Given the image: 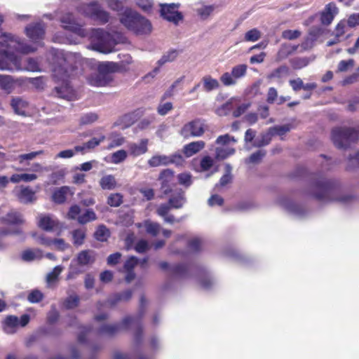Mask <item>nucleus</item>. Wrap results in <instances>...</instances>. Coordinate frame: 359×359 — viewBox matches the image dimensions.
<instances>
[{
    "mask_svg": "<svg viewBox=\"0 0 359 359\" xmlns=\"http://www.w3.org/2000/svg\"><path fill=\"white\" fill-rule=\"evenodd\" d=\"M182 161V157L180 155L174 156L172 158L163 155H157L152 156L148 161V164L150 167H158L160 165H168L170 163H180Z\"/></svg>",
    "mask_w": 359,
    "mask_h": 359,
    "instance_id": "nucleus-17",
    "label": "nucleus"
},
{
    "mask_svg": "<svg viewBox=\"0 0 359 359\" xmlns=\"http://www.w3.org/2000/svg\"><path fill=\"white\" fill-rule=\"evenodd\" d=\"M97 119H98V115L95 113L90 112V113H87V114H83L80 118L79 122H80L81 125H88V124L93 123Z\"/></svg>",
    "mask_w": 359,
    "mask_h": 359,
    "instance_id": "nucleus-53",
    "label": "nucleus"
},
{
    "mask_svg": "<svg viewBox=\"0 0 359 359\" xmlns=\"http://www.w3.org/2000/svg\"><path fill=\"white\" fill-rule=\"evenodd\" d=\"M290 62L292 67L295 69H299L303 67H306L309 62L310 60L308 57H296L290 60Z\"/></svg>",
    "mask_w": 359,
    "mask_h": 359,
    "instance_id": "nucleus-44",
    "label": "nucleus"
},
{
    "mask_svg": "<svg viewBox=\"0 0 359 359\" xmlns=\"http://www.w3.org/2000/svg\"><path fill=\"white\" fill-rule=\"evenodd\" d=\"M173 108L172 104L170 102H161L157 107V112L161 116L166 115Z\"/></svg>",
    "mask_w": 359,
    "mask_h": 359,
    "instance_id": "nucleus-56",
    "label": "nucleus"
},
{
    "mask_svg": "<svg viewBox=\"0 0 359 359\" xmlns=\"http://www.w3.org/2000/svg\"><path fill=\"white\" fill-rule=\"evenodd\" d=\"M177 180L181 185H183L186 187H189L192 184V179L190 173H181L178 175Z\"/></svg>",
    "mask_w": 359,
    "mask_h": 359,
    "instance_id": "nucleus-59",
    "label": "nucleus"
},
{
    "mask_svg": "<svg viewBox=\"0 0 359 359\" xmlns=\"http://www.w3.org/2000/svg\"><path fill=\"white\" fill-rule=\"evenodd\" d=\"M62 61L60 65L55 66L53 69V76L57 81H61L60 86L55 88L58 97L67 100L74 99L75 95L72 88L69 86L67 80L71 76V73L67 69L66 61L61 58Z\"/></svg>",
    "mask_w": 359,
    "mask_h": 359,
    "instance_id": "nucleus-5",
    "label": "nucleus"
},
{
    "mask_svg": "<svg viewBox=\"0 0 359 359\" xmlns=\"http://www.w3.org/2000/svg\"><path fill=\"white\" fill-rule=\"evenodd\" d=\"M302 35V32L298 29H286L282 32L281 36L284 39L294 40L298 39Z\"/></svg>",
    "mask_w": 359,
    "mask_h": 359,
    "instance_id": "nucleus-54",
    "label": "nucleus"
},
{
    "mask_svg": "<svg viewBox=\"0 0 359 359\" xmlns=\"http://www.w3.org/2000/svg\"><path fill=\"white\" fill-rule=\"evenodd\" d=\"M289 74V69L287 67L283 65L273 70L270 74L268 75V78L270 79L278 78L280 79L283 76Z\"/></svg>",
    "mask_w": 359,
    "mask_h": 359,
    "instance_id": "nucleus-50",
    "label": "nucleus"
},
{
    "mask_svg": "<svg viewBox=\"0 0 359 359\" xmlns=\"http://www.w3.org/2000/svg\"><path fill=\"white\" fill-rule=\"evenodd\" d=\"M115 66V63L110 62L99 63L97 72L88 76V83L95 87L108 85L112 80L110 73L114 71Z\"/></svg>",
    "mask_w": 359,
    "mask_h": 359,
    "instance_id": "nucleus-6",
    "label": "nucleus"
},
{
    "mask_svg": "<svg viewBox=\"0 0 359 359\" xmlns=\"http://www.w3.org/2000/svg\"><path fill=\"white\" fill-rule=\"evenodd\" d=\"M239 102L237 97H231L226 102L217 108L216 112L219 116H226L236 107Z\"/></svg>",
    "mask_w": 359,
    "mask_h": 359,
    "instance_id": "nucleus-30",
    "label": "nucleus"
},
{
    "mask_svg": "<svg viewBox=\"0 0 359 359\" xmlns=\"http://www.w3.org/2000/svg\"><path fill=\"white\" fill-rule=\"evenodd\" d=\"M109 231L104 225H100L94 233L95 238L100 241H106L109 237Z\"/></svg>",
    "mask_w": 359,
    "mask_h": 359,
    "instance_id": "nucleus-39",
    "label": "nucleus"
},
{
    "mask_svg": "<svg viewBox=\"0 0 359 359\" xmlns=\"http://www.w3.org/2000/svg\"><path fill=\"white\" fill-rule=\"evenodd\" d=\"M109 139L111 141L107 147L109 149L121 146L125 142L123 137L114 133L109 135Z\"/></svg>",
    "mask_w": 359,
    "mask_h": 359,
    "instance_id": "nucleus-43",
    "label": "nucleus"
},
{
    "mask_svg": "<svg viewBox=\"0 0 359 359\" xmlns=\"http://www.w3.org/2000/svg\"><path fill=\"white\" fill-rule=\"evenodd\" d=\"M5 221L11 224H18L23 222L22 215L15 211H11L8 213L5 217Z\"/></svg>",
    "mask_w": 359,
    "mask_h": 359,
    "instance_id": "nucleus-40",
    "label": "nucleus"
},
{
    "mask_svg": "<svg viewBox=\"0 0 359 359\" xmlns=\"http://www.w3.org/2000/svg\"><path fill=\"white\" fill-rule=\"evenodd\" d=\"M205 146L202 140L190 142L183 147V153L187 157H191L201 151Z\"/></svg>",
    "mask_w": 359,
    "mask_h": 359,
    "instance_id": "nucleus-24",
    "label": "nucleus"
},
{
    "mask_svg": "<svg viewBox=\"0 0 359 359\" xmlns=\"http://www.w3.org/2000/svg\"><path fill=\"white\" fill-rule=\"evenodd\" d=\"M79 11L101 24H105L109 20V13L104 11L97 1L81 6Z\"/></svg>",
    "mask_w": 359,
    "mask_h": 359,
    "instance_id": "nucleus-8",
    "label": "nucleus"
},
{
    "mask_svg": "<svg viewBox=\"0 0 359 359\" xmlns=\"http://www.w3.org/2000/svg\"><path fill=\"white\" fill-rule=\"evenodd\" d=\"M50 248L56 250L65 251L70 248V245L62 238H53Z\"/></svg>",
    "mask_w": 359,
    "mask_h": 359,
    "instance_id": "nucleus-48",
    "label": "nucleus"
},
{
    "mask_svg": "<svg viewBox=\"0 0 359 359\" xmlns=\"http://www.w3.org/2000/svg\"><path fill=\"white\" fill-rule=\"evenodd\" d=\"M203 90L206 92H210L219 87V81L212 78L210 76H205L202 79Z\"/></svg>",
    "mask_w": 359,
    "mask_h": 359,
    "instance_id": "nucleus-32",
    "label": "nucleus"
},
{
    "mask_svg": "<svg viewBox=\"0 0 359 359\" xmlns=\"http://www.w3.org/2000/svg\"><path fill=\"white\" fill-rule=\"evenodd\" d=\"M107 6L113 11H121L123 9L126 0H106Z\"/></svg>",
    "mask_w": 359,
    "mask_h": 359,
    "instance_id": "nucleus-57",
    "label": "nucleus"
},
{
    "mask_svg": "<svg viewBox=\"0 0 359 359\" xmlns=\"http://www.w3.org/2000/svg\"><path fill=\"white\" fill-rule=\"evenodd\" d=\"M14 87L12 78L10 76L0 74V88L7 93H11Z\"/></svg>",
    "mask_w": 359,
    "mask_h": 359,
    "instance_id": "nucleus-35",
    "label": "nucleus"
},
{
    "mask_svg": "<svg viewBox=\"0 0 359 359\" xmlns=\"http://www.w3.org/2000/svg\"><path fill=\"white\" fill-rule=\"evenodd\" d=\"M135 121L133 114H125L121 116L115 123V126H120L122 130L129 128Z\"/></svg>",
    "mask_w": 359,
    "mask_h": 359,
    "instance_id": "nucleus-34",
    "label": "nucleus"
},
{
    "mask_svg": "<svg viewBox=\"0 0 359 359\" xmlns=\"http://www.w3.org/2000/svg\"><path fill=\"white\" fill-rule=\"evenodd\" d=\"M180 6V4L174 3L161 4V17L175 25H179L183 20V15L178 11Z\"/></svg>",
    "mask_w": 359,
    "mask_h": 359,
    "instance_id": "nucleus-11",
    "label": "nucleus"
},
{
    "mask_svg": "<svg viewBox=\"0 0 359 359\" xmlns=\"http://www.w3.org/2000/svg\"><path fill=\"white\" fill-rule=\"evenodd\" d=\"M338 8L334 3H329L321 13V22L323 25H330L338 13Z\"/></svg>",
    "mask_w": 359,
    "mask_h": 359,
    "instance_id": "nucleus-20",
    "label": "nucleus"
},
{
    "mask_svg": "<svg viewBox=\"0 0 359 359\" xmlns=\"http://www.w3.org/2000/svg\"><path fill=\"white\" fill-rule=\"evenodd\" d=\"M359 137V131L353 128L337 127L332 131V140L338 148H346Z\"/></svg>",
    "mask_w": 359,
    "mask_h": 359,
    "instance_id": "nucleus-7",
    "label": "nucleus"
},
{
    "mask_svg": "<svg viewBox=\"0 0 359 359\" xmlns=\"http://www.w3.org/2000/svg\"><path fill=\"white\" fill-rule=\"evenodd\" d=\"M3 22V17L0 15V25ZM27 36L31 40L34 46H30L23 43L18 37L11 34H6L0 31V43L3 42L6 46L11 50H15L22 53H29L37 50L38 47L42 46L43 39L45 36V25L42 22L32 23L25 27Z\"/></svg>",
    "mask_w": 359,
    "mask_h": 359,
    "instance_id": "nucleus-2",
    "label": "nucleus"
},
{
    "mask_svg": "<svg viewBox=\"0 0 359 359\" xmlns=\"http://www.w3.org/2000/svg\"><path fill=\"white\" fill-rule=\"evenodd\" d=\"M178 51L176 50H171L165 53L160 60L157 62L158 67L154 68V70L150 72L147 76L154 77L159 72L160 67L165 64L174 61L178 56Z\"/></svg>",
    "mask_w": 359,
    "mask_h": 359,
    "instance_id": "nucleus-22",
    "label": "nucleus"
},
{
    "mask_svg": "<svg viewBox=\"0 0 359 359\" xmlns=\"http://www.w3.org/2000/svg\"><path fill=\"white\" fill-rule=\"evenodd\" d=\"M14 193L17 198L22 203H32L36 200L35 191L29 187H16Z\"/></svg>",
    "mask_w": 359,
    "mask_h": 359,
    "instance_id": "nucleus-16",
    "label": "nucleus"
},
{
    "mask_svg": "<svg viewBox=\"0 0 359 359\" xmlns=\"http://www.w3.org/2000/svg\"><path fill=\"white\" fill-rule=\"evenodd\" d=\"M214 9L213 6H203L198 8L197 13L202 19H206L212 14Z\"/></svg>",
    "mask_w": 359,
    "mask_h": 359,
    "instance_id": "nucleus-58",
    "label": "nucleus"
},
{
    "mask_svg": "<svg viewBox=\"0 0 359 359\" xmlns=\"http://www.w3.org/2000/svg\"><path fill=\"white\" fill-rule=\"evenodd\" d=\"M105 139L104 135H102L100 138H93L88 142L85 143L83 146L75 147L76 151H83L85 149H91L98 146L100 142H103Z\"/></svg>",
    "mask_w": 359,
    "mask_h": 359,
    "instance_id": "nucleus-33",
    "label": "nucleus"
},
{
    "mask_svg": "<svg viewBox=\"0 0 359 359\" xmlns=\"http://www.w3.org/2000/svg\"><path fill=\"white\" fill-rule=\"evenodd\" d=\"M32 236L36 238V241L38 243L49 248L52 246L53 238L52 239L44 235H40L37 236L36 233H33Z\"/></svg>",
    "mask_w": 359,
    "mask_h": 359,
    "instance_id": "nucleus-63",
    "label": "nucleus"
},
{
    "mask_svg": "<svg viewBox=\"0 0 359 359\" xmlns=\"http://www.w3.org/2000/svg\"><path fill=\"white\" fill-rule=\"evenodd\" d=\"M39 226L46 231H53L58 229H62V225L53 216L49 215H41L39 216Z\"/></svg>",
    "mask_w": 359,
    "mask_h": 359,
    "instance_id": "nucleus-15",
    "label": "nucleus"
},
{
    "mask_svg": "<svg viewBox=\"0 0 359 359\" xmlns=\"http://www.w3.org/2000/svg\"><path fill=\"white\" fill-rule=\"evenodd\" d=\"M359 81V67L355 69L351 75L346 77L342 81V85L352 84Z\"/></svg>",
    "mask_w": 359,
    "mask_h": 359,
    "instance_id": "nucleus-64",
    "label": "nucleus"
},
{
    "mask_svg": "<svg viewBox=\"0 0 359 359\" xmlns=\"http://www.w3.org/2000/svg\"><path fill=\"white\" fill-rule=\"evenodd\" d=\"M81 208L77 205H74L70 207L69 212L67 214L66 217L69 219H77L81 215Z\"/></svg>",
    "mask_w": 359,
    "mask_h": 359,
    "instance_id": "nucleus-61",
    "label": "nucleus"
},
{
    "mask_svg": "<svg viewBox=\"0 0 359 359\" xmlns=\"http://www.w3.org/2000/svg\"><path fill=\"white\" fill-rule=\"evenodd\" d=\"M206 130V124L204 120L201 118L194 119L183 126L180 134L184 138L201 137Z\"/></svg>",
    "mask_w": 359,
    "mask_h": 359,
    "instance_id": "nucleus-10",
    "label": "nucleus"
},
{
    "mask_svg": "<svg viewBox=\"0 0 359 359\" xmlns=\"http://www.w3.org/2000/svg\"><path fill=\"white\" fill-rule=\"evenodd\" d=\"M262 36L261 32L256 28L248 31L244 36L245 41L255 42L258 41Z\"/></svg>",
    "mask_w": 359,
    "mask_h": 359,
    "instance_id": "nucleus-45",
    "label": "nucleus"
},
{
    "mask_svg": "<svg viewBox=\"0 0 359 359\" xmlns=\"http://www.w3.org/2000/svg\"><path fill=\"white\" fill-rule=\"evenodd\" d=\"M29 321V316L22 315L19 320L17 316H8L3 322V330L8 334H13L16 332L19 326L25 327Z\"/></svg>",
    "mask_w": 359,
    "mask_h": 359,
    "instance_id": "nucleus-14",
    "label": "nucleus"
},
{
    "mask_svg": "<svg viewBox=\"0 0 359 359\" xmlns=\"http://www.w3.org/2000/svg\"><path fill=\"white\" fill-rule=\"evenodd\" d=\"M43 297V295L41 291L34 290L29 294L27 299L31 303H38L42 300Z\"/></svg>",
    "mask_w": 359,
    "mask_h": 359,
    "instance_id": "nucleus-62",
    "label": "nucleus"
},
{
    "mask_svg": "<svg viewBox=\"0 0 359 359\" xmlns=\"http://www.w3.org/2000/svg\"><path fill=\"white\" fill-rule=\"evenodd\" d=\"M161 182V189L165 194H168L171 191V185L172 184L175 177L172 170L166 169L163 170L159 176Z\"/></svg>",
    "mask_w": 359,
    "mask_h": 359,
    "instance_id": "nucleus-19",
    "label": "nucleus"
},
{
    "mask_svg": "<svg viewBox=\"0 0 359 359\" xmlns=\"http://www.w3.org/2000/svg\"><path fill=\"white\" fill-rule=\"evenodd\" d=\"M123 203V196L119 193L111 194L107 198V203L111 207H118Z\"/></svg>",
    "mask_w": 359,
    "mask_h": 359,
    "instance_id": "nucleus-49",
    "label": "nucleus"
},
{
    "mask_svg": "<svg viewBox=\"0 0 359 359\" xmlns=\"http://www.w3.org/2000/svg\"><path fill=\"white\" fill-rule=\"evenodd\" d=\"M11 106L15 113L18 115L26 116L28 113V102L20 97L13 98L11 101Z\"/></svg>",
    "mask_w": 359,
    "mask_h": 359,
    "instance_id": "nucleus-26",
    "label": "nucleus"
},
{
    "mask_svg": "<svg viewBox=\"0 0 359 359\" xmlns=\"http://www.w3.org/2000/svg\"><path fill=\"white\" fill-rule=\"evenodd\" d=\"M144 227L147 232L154 236H157L161 230V227L159 224L156 222H152L149 220L144 222Z\"/></svg>",
    "mask_w": 359,
    "mask_h": 359,
    "instance_id": "nucleus-42",
    "label": "nucleus"
},
{
    "mask_svg": "<svg viewBox=\"0 0 359 359\" xmlns=\"http://www.w3.org/2000/svg\"><path fill=\"white\" fill-rule=\"evenodd\" d=\"M316 34L313 31L309 32L310 36L307 37L301 44L302 51L309 50L313 46Z\"/></svg>",
    "mask_w": 359,
    "mask_h": 359,
    "instance_id": "nucleus-52",
    "label": "nucleus"
},
{
    "mask_svg": "<svg viewBox=\"0 0 359 359\" xmlns=\"http://www.w3.org/2000/svg\"><path fill=\"white\" fill-rule=\"evenodd\" d=\"M62 27L81 36H89L91 41L92 49L102 53H109L113 51L114 46L118 43L126 42V38L119 32L110 34L102 29H93L89 33L83 26L77 23L74 16L67 13L61 18Z\"/></svg>",
    "mask_w": 359,
    "mask_h": 359,
    "instance_id": "nucleus-1",
    "label": "nucleus"
},
{
    "mask_svg": "<svg viewBox=\"0 0 359 359\" xmlns=\"http://www.w3.org/2000/svg\"><path fill=\"white\" fill-rule=\"evenodd\" d=\"M235 153L233 148L217 147L215 149V158L218 160L225 159Z\"/></svg>",
    "mask_w": 359,
    "mask_h": 359,
    "instance_id": "nucleus-41",
    "label": "nucleus"
},
{
    "mask_svg": "<svg viewBox=\"0 0 359 359\" xmlns=\"http://www.w3.org/2000/svg\"><path fill=\"white\" fill-rule=\"evenodd\" d=\"M291 129V127L289 124L278 126L271 128L267 133L266 136L269 135H283L286 133L289 132Z\"/></svg>",
    "mask_w": 359,
    "mask_h": 359,
    "instance_id": "nucleus-37",
    "label": "nucleus"
},
{
    "mask_svg": "<svg viewBox=\"0 0 359 359\" xmlns=\"http://www.w3.org/2000/svg\"><path fill=\"white\" fill-rule=\"evenodd\" d=\"M266 152L263 150H259L253 153L248 159L245 160L247 163H258L262 158L265 156Z\"/></svg>",
    "mask_w": 359,
    "mask_h": 359,
    "instance_id": "nucleus-60",
    "label": "nucleus"
},
{
    "mask_svg": "<svg viewBox=\"0 0 359 359\" xmlns=\"http://www.w3.org/2000/svg\"><path fill=\"white\" fill-rule=\"evenodd\" d=\"M64 268L61 265L56 266L52 271L48 273L46 276V282L47 284L50 286L53 283H54L57 279L58 276L63 271Z\"/></svg>",
    "mask_w": 359,
    "mask_h": 359,
    "instance_id": "nucleus-36",
    "label": "nucleus"
},
{
    "mask_svg": "<svg viewBox=\"0 0 359 359\" xmlns=\"http://www.w3.org/2000/svg\"><path fill=\"white\" fill-rule=\"evenodd\" d=\"M8 46L0 43V69L1 70H27L30 72L40 71L38 61L34 58H27V65L22 66L20 60L11 52Z\"/></svg>",
    "mask_w": 359,
    "mask_h": 359,
    "instance_id": "nucleus-3",
    "label": "nucleus"
},
{
    "mask_svg": "<svg viewBox=\"0 0 359 359\" xmlns=\"http://www.w3.org/2000/svg\"><path fill=\"white\" fill-rule=\"evenodd\" d=\"M74 260H72L69 268V272L67 275V280H71L75 278L78 275L83 273V270L79 267Z\"/></svg>",
    "mask_w": 359,
    "mask_h": 359,
    "instance_id": "nucleus-46",
    "label": "nucleus"
},
{
    "mask_svg": "<svg viewBox=\"0 0 359 359\" xmlns=\"http://www.w3.org/2000/svg\"><path fill=\"white\" fill-rule=\"evenodd\" d=\"M22 259L25 262H32L43 257V252L39 249H28L22 252Z\"/></svg>",
    "mask_w": 359,
    "mask_h": 359,
    "instance_id": "nucleus-31",
    "label": "nucleus"
},
{
    "mask_svg": "<svg viewBox=\"0 0 359 359\" xmlns=\"http://www.w3.org/2000/svg\"><path fill=\"white\" fill-rule=\"evenodd\" d=\"M97 216L95 212L91 209H88L86 211L78 217V222L81 224L95 221Z\"/></svg>",
    "mask_w": 359,
    "mask_h": 359,
    "instance_id": "nucleus-38",
    "label": "nucleus"
},
{
    "mask_svg": "<svg viewBox=\"0 0 359 359\" xmlns=\"http://www.w3.org/2000/svg\"><path fill=\"white\" fill-rule=\"evenodd\" d=\"M73 243L75 245H81L86 238V233L82 229H76L72 232Z\"/></svg>",
    "mask_w": 359,
    "mask_h": 359,
    "instance_id": "nucleus-47",
    "label": "nucleus"
},
{
    "mask_svg": "<svg viewBox=\"0 0 359 359\" xmlns=\"http://www.w3.org/2000/svg\"><path fill=\"white\" fill-rule=\"evenodd\" d=\"M168 203L172 208L179 209L182 208L186 203L184 193L182 190L177 191L175 194L170 196Z\"/></svg>",
    "mask_w": 359,
    "mask_h": 359,
    "instance_id": "nucleus-27",
    "label": "nucleus"
},
{
    "mask_svg": "<svg viewBox=\"0 0 359 359\" xmlns=\"http://www.w3.org/2000/svg\"><path fill=\"white\" fill-rule=\"evenodd\" d=\"M140 321L137 318L126 317L120 324L105 325H103L100 332L105 335H113L121 330H128L131 328L138 329Z\"/></svg>",
    "mask_w": 359,
    "mask_h": 359,
    "instance_id": "nucleus-9",
    "label": "nucleus"
},
{
    "mask_svg": "<svg viewBox=\"0 0 359 359\" xmlns=\"http://www.w3.org/2000/svg\"><path fill=\"white\" fill-rule=\"evenodd\" d=\"M75 262L79 266H85L94 262L95 257L93 252L90 250H83L79 252Z\"/></svg>",
    "mask_w": 359,
    "mask_h": 359,
    "instance_id": "nucleus-28",
    "label": "nucleus"
},
{
    "mask_svg": "<svg viewBox=\"0 0 359 359\" xmlns=\"http://www.w3.org/2000/svg\"><path fill=\"white\" fill-rule=\"evenodd\" d=\"M128 156L126 151L120 149L111 154V162L114 164H118L124 161Z\"/></svg>",
    "mask_w": 359,
    "mask_h": 359,
    "instance_id": "nucleus-51",
    "label": "nucleus"
},
{
    "mask_svg": "<svg viewBox=\"0 0 359 359\" xmlns=\"http://www.w3.org/2000/svg\"><path fill=\"white\" fill-rule=\"evenodd\" d=\"M298 48L299 45H292L287 43H282L276 55V61L279 62L285 60L290 55L295 53Z\"/></svg>",
    "mask_w": 359,
    "mask_h": 359,
    "instance_id": "nucleus-21",
    "label": "nucleus"
},
{
    "mask_svg": "<svg viewBox=\"0 0 359 359\" xmlns=\"http://www.w3.org/2000/svg\"><path fill=\"white\" fill-rule=\"evenodd\" d=\"M43 154V150H39L36 151H32L27 154H22L13 158H6V160H13L16 161L20 165H29L28 161L34 160L36 157Z\"/></svg>",
    "mask_w": 359,
    "mask_h": 359,
    "instance_id": "nucleus-25",
    "label": "nucleus"
},
{
    "mask_svg": "<svg viewBox=\"0 0 359 359\" xmlns=\"http://www.w3.org/2000/svg\"><path fill=\"white\" fill-rule=\"evenodd\" d=\"M32 170L33 172H24V173H15L11 175L10 180L13 183H19L20 182H31L38 179L36 172H43L47 170L46 167H43L39 163H34L32 165Z\"/></svg>",
    "mask_w": 359,
    "mask_h": 359,
    "instance_id": "nucleus-13",
    "label": "nucleus"
},
{
    "mask_svg": "<svg viewBox=\"0 0 359 359\" xmlns=\"http://www.w3.org/2000/svg\"><path fill=\"white\" fill-rule=\"evenodd\" d=\"M148 140L142 139L139 143H131L128 146L129 153L133 156H138L145 154L148 149Z\"/></svg>",
    "mask_w": 359,
    "mask_h": 359,
    "instance_id": "nucleus-23",
    "label": "nucleus"
},
{
    "mask_svg": "<svg viewBox=\"0 0 359 359\" xmlns=\"http://www.w3.org/2000/svg\"><path fill=\"white\" fill-rule=\"evenodd\" d=\"M100 187L104 190H113L117 187V181L112 175L102 176L99 182Z\"/></svg>",
    "mask_w": 359,
    "mask_h": 359,
    "instance_id": "nucleus-29",
    "label": "nucleus"
},
{
    "mask_svg": "<svg viewBox=\"0 0 359 359\" xmlns=\"http://www.w3.org/2000/svg\"><path fill=\"white\" fill-rule=\"evenodd\" d=\"M248 66L240 64L234 66L231 72H225L220 76V81L225 86H234L237 81L244 77L247 73Z\"/></svg>",
    "mask_w": 359,
    "mask_h": 359,
    "instance_id": "nucleus-12",
    "label": "nucleus"
},
{
    "mask_svg": "<svg viewBox=\"0 0 359 359\" xmlns=\"http://www.w3.org/2000/svg\"><path fill=\"white\" fill-rule=\"evenodd\" d=\"M354 66V60L349 59L348 60H341L337 66V72H346Z\"/></svg>",
    "mask_w": 359,
    "mask_h": 359,
    "instance_id": "nucleus-55",
    "label": "nucleus"
},
{
    "mask_svg": "<svg viewBox=\"0 0 359 359\" xmlns=\"http://www.w3.org/2000/svg\"><path fill=\"white\" fill-rule=\"evenodd\" d=\"M119 20L126 29L137 35L149 34L151 32L150 21L130 8H126L121 14Z\"/></svg>",
    "mask_w": 359,
    "mask_h": 359,
    "instance_id": "nucleus-4",
    "label": "nucleus"
},
{
    "mask_svg": "<svg viewBox=\"0 0 359 359\" xmlns=\"http://www.w3.org/2000/svg\"><path fill=\"white\" fill-rule=\"evenodd\" d=\"M74 194V189L68 186L61 187L54 191L52 198L56 203H63L69 196H72Z\"/></svg>",
    "mask_w": 359,
    "mask_h": 359,
    "instance_id": "nucleus-18",
    "label": "nucleus"
}]
</instances>
